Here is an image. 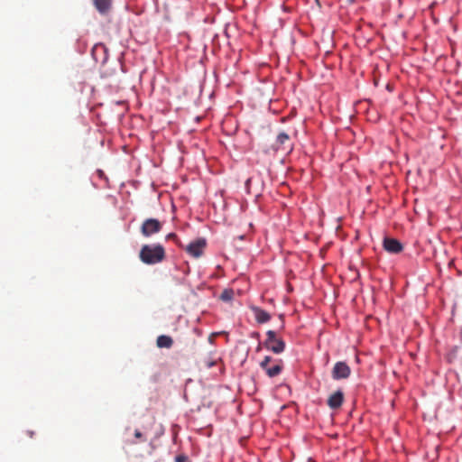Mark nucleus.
I'll use <instances>...</instances> for the list:
<instances>
[{
  "instance_id": "nucleus-17",
  "label": "nucleus",
  "mask_w": 462,
  "mask_h": 462,
  "mask_svg": "<svg viewBox=\"0 0 462 462\" xmlns=\"http://www.w3.org/2000/svg\"><path fill=\"white\" fill-rule=\"evenodd\" d=\"M134 437L139 440V441H145V438L143 437V434L139 430H134Z\"/></svg>"
},
{
  "instance_id": "nucleus-9",
  "label": "nucleus",
  "mask_w": 462,
  "mask_h": 462,
  "mask_svg": "<svg viewBox=\"0 0 462 462\" xmlns=\"http://www.w3.org/2000/svg\"><path fill=\"white\" fill-rule=\"evenodd\" d=\"M251 310L258 323H266L271 319V315L264 310L261 309L260 307L252 306Z\"/></svg>"
},
{
  "instance_id": "nucleus-14",
  "label": "nucleus",
  "mask_w": 462,
  "mask_h": 462,
  "mask_svg": "<svg viewBox=\"0 0 462 462\" xmlns=\"http://www.w3.org/2000/svg\"><path fill=\"white\" fill-rule=\"evenodd\" d=\"M166 239L173 240L179 246H181V243L175 233H170L166 236Z\"/></svg>"
},
{
  "instance_id": "nucleus-4",
  "label": "nucleus",
  "mask_w": 462,
  "mask_h": 462,
  "mask_svg": "<svg viewBox=\"0 0 462 462\" xmlns=\"http://www.w3.org/2000/svg\"><path fill=\"white\" fill-rule=\"evenodd\" d=\"M273 148L274 151H292L293 144L290 135L285 132L279 133L276 136L275 143L273 144Z\"/></svg>"
},
{
  "instance_id": "nucleus-10",
  "label": "nucleus",
  "mask_w": 462,
  "mask_h": 462,
  "mask_svg": "<svg viewBox=\"0 0 462 462\" xmlns=\"http://www.w3.org/2000/svg\"><path fill=\"white\" fill-rule=\"evenodd\" d=\"M93 3L101 14H107L112 5V0H93Z\"/></svg>"
},
{
  "instance_id": "nucleus-13",
  "label": "nucleus",
  "mask_w": 462,
  "mask_h": 462,
  "mask_svg": "<svg viewBox=\"0 0 462 462\" xmlns=\"http://www.w3.org/2000/svg\"><path fill=\"white\" fill-rule=\"evenodd\" d=\"M234 297V291L231 289L224 290L220 295V299L224 301L231 300Z\"/></svg>"
},
{
  "instance_id": "nucleus-16",
  "label": "nucleus",
  "mask_w": 462,
  "mask_h": 462,
  "mask_svg": "<svg viewBox=\"0 0 462 462\" xmlns=\"http://www.w3.org/2000/svg\"><path fill=\"white\" fill-rule=\"evenodd\" d=\"M175 462H189V459L186 455L180 454L175 457Z\"/></svg>"
},
{
  "instance_id": "nucleus-3",
  "label": "nucleus",
  "mask_w": 462,
  "mask_h": 462,
  "mask_svg": "<svg viewBox=\"0 0 462 462\" xmlns=\"http://www.w3.org/2000/svg\"><path fill=\"white\" fill-rule=\"evenodd\" d=\"M162 228V223L156 218L145 219L140 228L141 234L144 237H150L159 233Z\"/></svg>"
},
{
  "instance_id": "nucleus-12",
  "label": "nucleus",
  "mask_w": 462,
  "mask_h": 462,
  "mask_svg": "<svg viewBox=\"0 0 462 462\" xmlns=\"http://www.w3.org/2000/svg\"><path fill=\"white\" fill-rule=\"evenodd\" d=\"M265 372L268 374V376L274 377V376L278 375L282 372V365H275L273 367H268L265 370Z\"/></svg>"
},
{
  "instance_id": "nucleus-7",
  "label": "nucleus",
  "mask_w": 462,
  "mask_h": 462,
  "mask_svg": "<svg viewBox=\"0 0 462 462\" xmlns=\"http://www.w3.org/2000/svg\"><path fill=\"white\" fill-rule=\"evenodd\" d=\"M344 402V393L341 390H337L329 395L328 399V405L332 410L339 409Z\"/></svg>"
},
{
  "instance_id": "nucleus-1",
  "label": "nucleus",
  "mask_w": 462,
  "mask_h": 462,
  "mask_svg": "<svg viewBox=\"0 0 462 462\" xmlns=\"http://www.w3.org/2000/svg\"><path fill=\"white\" fill-rule=\"evenodd\" d=\"M165 257V249L160 244L144 245L139 252L141 262L149 265L162 263Z\"/></svg>"
},
{
  "instance_id": "nucleus-18",
  "label": "nucleus",
  "mask_w": 462,
  "mask_h": 462,
  "mask_svg": "<svg viewBox=\"0 0 462 462\" xmlns=\"http://www.w3.org/2000/svg\"><path fill=\"white\" fill-rule=\"evenodd\" d=\"M136 443H137V441H132V442H130V444H136Z\"/></svg>"
},
{
  "instance_id": "nucleus-6",
  "label": "nucleus",
  "mask_w": 462,
  "mask_h": 462,
  "mask_svg": "<svg viewBox=\"0 0 462 462\" xmlns=\"http://www.w3.org/2000/svg\"><path fill=\"white\" fill-rule=\"evenodd\" d=\"M351 374V369L346 362H337L332 369L331 375L334 380L347 379Z\"/></svg>"
},
{
  "instance_id": "nucleus-15",
  "label": "nucleus",
  "mask_w": 462,
  "mask_h": 462,
  "mask_svg": "<svg viewBox=\"0 0 462 462\" xmlns=\"http://www.w3.org/2000/svg\"><path fill=\"white\" fill-rule=\"evenodd\" d=\"M272 358L270 356H265L264 359L261 362L260 365L263 369L266 370L268 368V365L271 362Z\"/></svg>"
},
{
  "instance_id": "nucleus-8",
  "label": "nucleus",
  "mask_w": 462,
  "mask_h": 462,
  "mask_svg": "<svg viewBox=\"0 0 462 462\" xmlns=\"http://www.w3.org/2000/svg\"><path fill=\"white\" fill-rule=\"evenodd\" d=\"M383 248L389 253L398 254L402 251L403 246L397 239L386 237L383 240Z\"/></svg>"
},
{
  "instance_id": "nucleus-11",
  "label": "nucleus",
  "mask_w": 462,
  "mask_h": 462,
  "mask_svg": "<svg viewBox=\"0 0 462 462\" xmlns=\"http://www.w3.org/2000/svg\"><path fill=\"white\" fill-rule=\"evenodd\" d=\"M156 345L159 348H171L173 345V339L167 335H161L156 339Z\"/></svg>"
},
{
  "instance_id": "nucleus-5",
  "label": "nucleus",
  "mask_w": 462,
  "mask_h": 462,
  "mask_svg": "<svg viewBox=\"0 0 462 462\" xmlns=\"http://www.w3.org/2000/svg\"><path fill=\"white\" fill-rule=\"evenodd\" d=\"M207 242L205 238H198L189 243L185 250L192 257L199 258L203 254Z\"/></svg>"
},
{
  "instance_id": "nucleus-2",
  "label": "nucleus",
  "mask_w": 462,
  "mask_h": 462,
  "mask_svg": "<svg viewBox=\"0 0 462 462\" xmlns=\"http://www.w3.org/2000/svg\"><path fill=\"white\" fill-rule=\"evenodd\" d=\"M263 345L267 349L273 351L274 354H281L285 349L284 341L278 338L273 330H268L266 332V339Z\"/></svg>"
}]
</instances>
